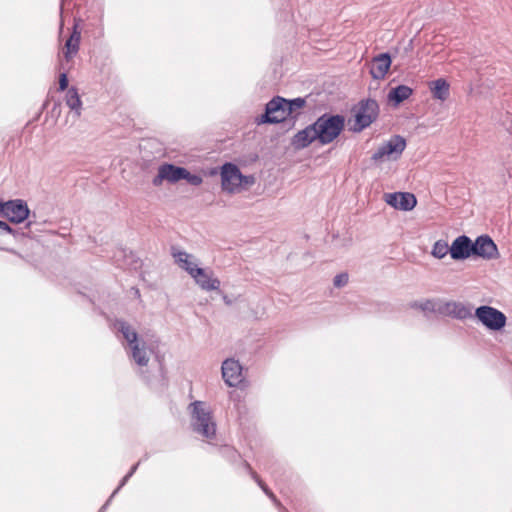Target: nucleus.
<instances>
[{"mask_svg": "<svg viewBox=\"0 0 512 512\" xmlns=\"http://www.w3.org/2000/svg\"><path fill=\"white\" fill-rule=\"evenodd\" d=\"M113 328L125 340L124 348L131 363L144 373L155 353L154 345L140 336L125 320H115Z\"/></svg>", "mask_w": 512, "mask_h": 512, "instance_id": "obj_1", "label": "nucleus"}, {"mask_svg": "<svg viewBox=\"0 0 512 512\" xmlns=\"http://www.w3.org/2000/svg\"><path fill=\"white\" fill-rule=\"evenodd\" d=\"M188 412L192 431L212 444L217 435V423L210 405L197 400L188 405Z\"/></svg>", "mask_w": 512, "mask_h": 512, "instance_id": "obj_2", "label": "nucleus"}, {"mask_svg": "<svg viewBox=\"0 0 512 512\" xmlns=\"http://www.w3.org/2000/svg\"><path fill=\"white\" fill-rule=\"evenodd\" d=\"M318 142L327 145L333 142L345 127V118L342 115L323 114L315 122Z\"/></svg>", "mask_w": 512, "mask_h": 512, "instance_id": "obj_3", "label": "nucleus"}, {"mask_svg": "<svg viewBox=\"0 0 512 512\" xmlns=\"http://www.w3.org/2000/svg\"><path fill=\"white\" fill-rule=\"evenodd\" d=\"M253 182L252 177L244 176L239 168L232 163H225L221 169L222 189L228 193H237L245 185Z\"/></svg>", "mask_w": 512, "mask_h": 512, "instance_id": "obj_4", "label": "nucleus"}, {"mask_svg": "<svg viewBox=\"0 0 512 512\" xmlns=\"http://www.w3.org/2000/svg\"><path fill=\"white\" fill-rule=\"evenodd\" d=\"M405 146L406 142L401 136H394L386 143L380 145L373 153L371 159L376 163L396 160L404 151Z\"/></svg>", "mask_w": 512, "mask_h": 512, "instance_id": "obj_5", "label": "nucleus"}, {"mask_svg": "<svg viewBox=\"0 0 512 512\" xmlns=\"http://www.w3.org/2000/svg\"><path fill=\"white\" fill-rule=\"evenodd\" d=\"M475 316L491 330H500L506 324V316L499 310L490 306H481L476 309Z\"/></svg>", "mask_w": 512, "mask_h": 512, "instance_id": "obj_6", "label": "nucleus"}, {"mask_svg": "<svg viewBox=\"0 0 512 512\" xmlns=\"http://www.w3.org/2000/svg\"><path fill=\"white\" fill-rule=\"evenodd\" d=\"M285 99L282 97H274L265 107V113L261 116L258 123H279L288 117L285 107Z\"/></svg>", "mask_w": 512, "mask_h": 512, "instance_id": "obj_7", "label": "nucleus"}, {"mask_svg": "<svg viewBox=\"0 0 512 512\" xmlns=\"http://www.w3.org/2000/svg\"><path fill=\"white\" fill-rule=\"evenodd\" d=\"M378 115V104L375 100L362 101L355 114V130L361 131L368 127Z\"/></svg>", "mask_w": 512, "mask_h": 512, "instance_id": "obj_8", "label": "nucleus"}, {"mask_svg": "<svg viewBox=\"0 0 512 512\" xmlns=\"http://www.w3.org/2000/svg\"><path fill=\"white\" fill-rule=\"evenodd\" d=\"M222 378L229 387L238 386L243 380L242 366L238 360L228 358L221 366Z\"/></svg>", "mask_w": 512, "mask_h": 512, "instance_id": "obj_9", "label": "nucleus"}, {"mask_svg": "<svg viewBox=\"0 0 512 512\" xmlns=\"http://www.w3.org/2000/svg\"><path fill=\"white\" fill-rule=\"evenodd\" d=\"M185 168L175 166L173 164L164 163L159 166L157 175L153 178L152 183L154 186H160L163 181L176 183L182 180Z\"/></svg>", "mask_w": 512, "mask_h": 512, "instance_id": "obj_10", "label": "nucleus"}, {"mask_svg": "<svg viewBox=\"0 0 512 512\" xmlns=\"http://www.w3.org/2000/svg\"><path fill=\"white\" fill-rule=\"evenodd\" d=\"M388 205L402 211H410L416 206V196L409 192H394L385 194Z\"/></svg>", "mask_w": 512, "mask_h": 512, "instance_id": "obj_11", "label": "nucleus"}, {"mask_svg": "<svg viewBox=\"0 0 512 512\" xmlns=\"http://www.w3.org/2000/svg\"><path fill=\"white\" fill-rule=\"evenodd\" d=\"M473 254L488 260L499 257L496 244L487 235L478 237L473 243Z\"/></svg>", "mask_w": 512, "mask_h": 512, "instance_id": "obj_12", "label": "nucleus"}, {"mask_svg": "<svg viewBox=\"0 0 512 512\" xmlns=\"http://www.w3.org/2000/svg\"><path fill=\"white\" fill-rule=\"evenodd\" d=\"M195 283L204 291H216L220 288V280L214 276L211 269L199 268L191 276Z\"/></svg>", "mask_w": 512, "mask_h": 512, "instance_id": "obj_13", "label": "nucleus"}, {"mask_svg": "<svg viewBox=\"0 0 512 512\" xmlns=\"http://www.w3.org/2000/svg\"><path fill=\"white\" fill-rule=\"evenodd\" d=\"M30 210L23 200H9L6 207L4 218H7L12 223H22L29 216Z\"/></svg>", "mask_w": 512, "mask_h": 512, "instance_id": "obj_14", "label": "nucleus"}, {"mask_svg": "<svg viewBox=\"0 0 512 512\" xmlns=\"http://www.w3.org/2000/svg\"><path fill=\"white\" fill-rule=\"evenodd\" d=\"M473 254V242L465 235L457 237L450 246V255L454 260H461Z\"/></svg>", "mask_w": 512, "mask_h": 512, "instance_id": "obj_15", "label": "nucleus"}, {"mask_svg": "<svg viewBox=\"0 0 512 512\" xmlns=\"http://www.w3.org/2000/svg\"><path fill=\"white\" fill-rule=\"evenodd\" d=\"M391 66V56L389 53H381L372 59L370 74L373 79H383Z\"/></svg>", "mask_w": 512, "mask_h": 512, "instance_id": "obj_16", "label": "nucleus"}, {"mask_svg": "<svg viewBox=\"0 0 512 512\" xmlns=\"http://www.w3.org/2000/svg\"><path fill=\"white\" fill-rule=\"evenodd\" d=\"M172 255L176 264L183 270H185L190 277L198 270L199 260L192 254H189L181 250H173Z\"/></svg>", "mask_w": 512, "mask_h": 512, "instance_id": "obj_17", "label": "nucleus"}, {"mask_svg": "<svg viewBox=\"0 0 512 512\" xmlns=\"http://www.w3.org/2000/svg\"><path fill=\"white\" fill-rule=\"evenodd\" d=\"M441 316H452L457 319H466L472 316L471 308L461 302H443Z\"/></svg>", "mask_w": 512, "mask_h": 512, "instance_id": "obj_18", "label": "nucleus"}, {"mask_svg": "<svg viewBox=\"0 0 512 512\" xmlns=\"http://www.w3.org/2000/svg\"><path fill=\"white\" fill-rule=\"evenodd\" d=\"M318 141L314 123L299 131L292 139V144L296 149L308 147L312 142Z\"/></svg>", "mask_w": 512, "mask_h": 512, "instance_id": "obj_19", "label": "nucleus"}, {"mask_svg": "<svg viewBox=\"0 0 512 512\" xmlns=\"http://www.w3.org/2000/svg\"><path fill=\"white\" fill-rule=\"evenodd\" d=\"M427 85L433 99L445 102L449 98L450 84L444 78L429 81Z\"/></svg>", "mask_w": 512, "mask_h": 512, "instance_id": "obj_20", "label": "nucleus"}, {"mask_svg": "<svg viewBox=\"0 0 512 512\" xmlns=\"http://www.w3.org/2000/svg\"><path fill=\"white\" fill-rule=\"evenodd\" d=\"M65 102L70 110L74 113L75 117H79L81 115L82 101L75 87H71L67 90Z\"/></svg>", "mask_w": 512, "mask_h": 512, "instance_id": "obj_21", "label": "nucleus"}, {"mask_svg": "<svg viewBox=\"0 0 512 512\" xmlns=\"http://www.w3.org/2000/svg\"><path fill=\"white\" fill-rule=\"evenodd\" d=\"M443 301L438 299H428L423 301L419 308L427 317H437L442 314Z\"/></svg>", "mask_w": 512, "mask_h": 512, "instance_id": "obj_22", "label": "nucleus"}, {"mask_svg": "<svg viewBox=\"0 0 512 512\" xmlns=\"http://www.w3.org/2000/svg\"><path fill=\"white\" fill-rule=\"evenodd\" d=\"M80 38V32L77 31L76 27H74L73 33L65 43L64 57L66 61H69L78 52Z\"/></svg>", "mask_w": 512, "mask_h": 512, "instance_id": "obj_23", "label": "nucleus"}, {"mask_svg": "<svg viewBox=\"0 0 512 512\" xmlns=\"http://www.w3.org/2000/svg\"><path fill=\"white\" fill-rule=\"evenodd\" d=\"M412 94V89L405 85L392 88L388 93V99L396 105L407 99Z\"/></svg>", "mask_w": 512, "mask_h": 512, "instance_id": "obj_24", "label": "nucleus"}, {"mask_svg": "<svg viewBox=\"0 0 512 512\" xmlns=\"http://www.w3.org/2000/svg\"><path fill=\"white\" fill-rule=\"evenodd\" d=\"M285 107L287 109L288 116L293 115L298 110L302 109L305 105V100L303 98H295L292 100L285 99Z\"/></svg>", "mask_w": 512, "mask_h": 512, "instance_id": "obj_25", "label": "nucleus"}, {"mask_svg": "<svg viewBox=\"0 0 512 512\" xmlns=\"http://www.w3.org/2000/svg\"><path fill=\"white\" fill-rule=\"evenodd\" d=\"M450 253V247L448 244L442 240H439L435 242L433 249H432V255L438 259H441L447 255V253Z\"/></svg>", "mask_w": 512, "mask_h": 512, "instance_id": "obj_26", "label": "nucleus"}, {"mask_svg": "<svg viewBox=\"0 0 512 512\" xmlns=\"http://www.w3.org/2000/svg\"><path fill=\"white\" fill-rule=\"evenodd\" d=\"M246 468L249 470L252 478L257 482V484L261 487L264 493L270 497L274 502H277L275 495L271 492V490L264 484V482L258 477V475L252 471L250 465L245 463Z\"/></svg>", "mask_w": 512, "mask_h": 512, "instance_id": "obj_27", "label": "nucleus"}, {"mask_svg": "<svg viewBox=\"0 0 512 512\" xmlns=\"http://www.w3.org/2000/svg\"><path fill=\"white\" fill-rule=\"evenodd\" d=\"M182 180H186L189 184L193 186H199L202 184L203 179L198 174H191L187 169H185L184 176Z\"/></svg>", "mask_w": 512, "mask_h": 512, "instance_id": "obj_28", "label": "nucleus"}, {"mask_svg": "<svg viewBox=\"0 0 512 512\" xmlns=\"http://www.w3.org/2000/svg\"><path fill=\"white\" fill-rule=\"evenodd\" d=\"M348 283V274L341 273L334 277L333 284L335 287L340 288Z\"/></svg>", "mask_w": 512, "mask_h": 512, "instance_id": "obj_29", "label": "nucleus"}, {"mask_svg": "<svg viewBox=\"0 0 512 512\" xmlns=\"http://www.w3.org/2000/svg\"><path fill=\"white\" fill-rule=\"evenodd\" d=\"M59 89L61 91L68 90V78L65 72L61 73L59 76Z\"/></svg>", "mask_w": 512, "mask_h": 512, "instance_id": "obj_30", "label": "nucleus"}, {"mask_svg": "<svg viewBox=\"0 0 512 512\" xmlns=\"http://www.w3.org/2000/svg\"><path fill=\"white\" fill-rule=\"evenodd\" d=\"M9 233L15 235V231L4 221H0V233Z\"/></svg>", "mask_w": 512, "mask_h": 512, "instance_id": "obj_31", "label": "nucleus"}, {"mask_svg": "<svg viewBox=\"0 0 512 512\" xmlns=\"http://www.w3.org/2000/svg\"><path fill=\"white\" fill-rule=\"evenodd\" d=\"M223 453L230 457L231 459H234L237 456V451L229 446H225L223 448Z\"/></svg>", "mask_w": 512, "mask_h": 512, "instance_id": "obj_32", "label": "nucleus"}, {"mask_svg": "<svg viewBox=\"0 0 512 512\" xmlns=\"http://www.w3.org/2000/svg\"><path fill=\"white\" fill-rule=\"evenodd\" d=\"M129 479H130V477H128V475L126 474L120 481V484L118 485V487L111 494V497H114L120 491V489L128 482Z\"/></svg>", "mask_w": 512, "mask_h": 512, "instance_id": "obj_33", "label": "nucleus"}, {"mask_svg": "<svg viewBox=\"0 0 512 512\" xmlns=\"http://www.w3.org/2000/svg\"><path fill=\"white\" fill-rule=\"evenodd\" d=\"M7 205H8V201L0 202V217H4L5 216Z\"/></svg>", "mask_w": 512, "mask_h": 512, "instance_id": "obj_34", "label": "nucleus"}, {"mask_svg": "<svg viewBox=\"0 0 512 512\" xmlns=\"http://www.w3.org/2000/svg\"><path fill=\"white\" fill-rule=\"evenodd\" d=\"M139 466V463H136L135 465H133L130 469V471L127 473L128 477H132L133 474L136 472L137 468Z\"/></svg>", "mask_w": 512, "mask_h": 512, "instance_id": "obj_35", "label": "nucleus"}, {"mask_svg": "<svg viewBox=\"0 0 512 512\" xmlns=\"http://www.w3.org/2000/svg\"><path fill=\"white\" fill-rule=\"evenodd\" d=\"M223 301L226 305L232 304V300L227 295H223Z\"/></svg>", "mask_w": 512, "mask_h": 512, "instance_id": "obj_36", "label": "nucleus"}, {"mask_svg": "<svg viewBox=\"0 0 512 512\" xmlns=\"http://www.w3.org/2000/svg\"><path fill=\"white\" fill-rule=\"evenodd\" d=\"M106 509H107V504H104V505L100 508L99 512H105V511H106Z\"/></svg>", "mask_w": 512, "mask_h": 512, "instance_id": "obj_37", "label": "nucleus"}, {"mask_svg": "<svg viewBox=\"0 0 512 512\" xmlns=\"http://www.w3.org/2000/svg\"><path fill=\"white\" fill-rule=\"evenodd\" d=\"M113 497H109V499L105 502V504H107V507L110 505L111 501H112Z\"/></svg>", "mask_w": 512, "mask_h": 512, "instance_id": "obj_38", "label": "nucleus"}, {"mask_svg": "<svg viewBox=\"0 0 512 512\" xmlns=\"http://www.w3.org/2000/svg\"><path fill=\"white\" fill-rule=\"evenodd\" d=\"M6 250L9 251L10 253L17 254V252L14 249H6Z\"/></svg>", "mask_w": 512, "mask_h": 512, "instance_id": "obj_39", "label": "nucleus"}]
</instances>
